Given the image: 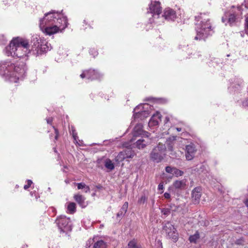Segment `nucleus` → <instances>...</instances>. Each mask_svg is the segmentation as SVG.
I'll return each mask as SVG.
<instances>
[{"mask_svg": "<svg viewBox=\"0 0 248 248\" xmlns=\"http://www.w3.org/2000/svg\"><path fill=\"white\" fill-rule=\"evenodd\" d=\"M67 26V18L54 11L45 14V16L40 20L41 30L49 35L63 30Z\"/></svg>", "mask_w": 248, "mask_h": 248, "instance_id": "obj_1", "label": "nucleus"}, {"mask_svg": "<svg viewBox=\"0 0 248 248\" xmlns=\"http://www.w3.org/2000/svg\"><path fill=\"white\" fill-rule=\"evenodd\" d=\"M195 19L201 22L196 24V31L197 35L194 39L196 40H204L208 36L211 35L213 31L208 15L203 13L200 14V16H195Z\"/></svg>", "mask_w": 248, "mask_h": 248, "instance_id": "obj_2", "label": "nucleus"}, {"mask_svg": "<svg viewBox=\"0 0 248 248\" xmlns=\"http://www.w3.org/2000/svg\"><path fill=\"white\" fill-rule=\"evenodd\" d=\"M0 75L6 81L16 82V62L14 60L0 62Z\"/></svg>", "mask_w": 248, "mask_h": 248, "instance_id": "obj_3", "label": "nucleus"}, {"mask_svg": "<svg viewBox=\"0 0 248 248\" xmlns=\"http://www.w3.org/2000/svg\"><path fill=\"white\" fill-rule=\"evenodd\" d=\"M32 43L25 37H16V57L27 60L28 54L33 50Z\"/></svg>", "mask_w": 248, "mask_h": 248, "instance_id": "obj_4", "label": "nucleus"}, {"mask_svg": "<svg viewBox=\"0 0 248 248\" xmlns=\"http://www.w3.org/2000/svg\"><path fill=\"white\" fill-rule=\"evenodd\" d=\"M241 9V7L232 6L231 9L224 13V16L222 17V22L226 25L227 24H229L230 26L233 25L242 18Z\"/></svg>", "mask_w": 248, "mask_h": 248, "instance_id": "obj_5", "label": "nucleus"}, {"mask_svg": "<svg viewBox=\"0 0 248 248\" xmlns=\"http://www.w3.org/2000/svg\"><path fill=\"white\" fill-rule=\"evenodd\" d=\"M61 232H68L72 230V224L70 218L65 216H61L56 220Z\"/></svg>", "mask_w": 248, "mask_h": 248, "instance_id": "obj_6", "label": "nucleus"}, {"mask_svg": "<svg viewBox=\"0 0 248 248\" xmlns=\"http://www.w3.org/2000/svg\"><path fill=\"white\" fill-rule=\"evenodd\" d=\"M31 43H33L32 47L33 48V50L36 51L38 54H41L42 53L46 52L51 49L49 47V46H50V44L46 41L40 43L37 37L33 38L31 40Z\"/></svg>", "mask_w": 248, "mask_h": 248, "instance_id": "obj_7", "label": "nucleus"}, {"mask_svg": "<svg viewBox=\"0 0 248 248\" xmlns=\"http://www.w3.org/2000/svg\"><path fill=\"white\" fill-rule=\"evenodd\" d=\"M163 230L168 234V236L173 240L176 241L178 238L176 230L169 221H167L163 225Z\"/></svg>", "mask_w": 248, "mask_h": 248, "instance_id": "obj_8", "label": "nucleus"}, {"mask_svg": "<svg viewBox=\"0 0 248 248\" xmlns=\"http://www.w3.org/2000/svg\"><path fill=\"white\" fill-rule=\"evenodd\" d=\"M148 108H151V106L148 104H140L137 106L133 110L134 118H139L141 115L145 114L148 115L149 113Z\"/></svg>", "mask_w": 248, "mask_h": 248, "instance_id": "obj_9", "label": "nucleus"}, {"mask_svg": "<svg viewBox=\"0 0 248 248\" xmlns=\"http://www.w3.org/2000/svg\"><path fill=\"white\" fill-rule=\"evenodd\" d=\"M152 14V16L154 18H158L159 15L161 13V7L159 1H152L149 6V11L147 12Z\"/></svg>", "mask_w": 248, "mask_h": 248, "instance_id": "obj_10", "label": "nucleus"}, {"mask_svg": "<svg viewBox=\"0 0 248 248\" xmlns=\"http://www.w3.org/2000/svg\"><path fill=\"white\" fill-rule=\"evenodd\" d=\"M102 76V74L93 69L85 70L80 75V77L82 78H86L87 79L91 80L98 79L100 78Z\"/></svg>", "mask_w": 248, "mask_h": 248, "instance_id": "obj_11", "label": "nucleus"}, {"mask_svg": "<svg viewBox=\"0 0 248 248\" xmlns=\"http://www.w3.org/2000/svg\"><path fill=\"white\" fill-rule=\"evenodd\" d=\"M21 62L16 61V78L18 79H22L26 76V66L24 62L25 60Z\"/></svg>", "mask_w": 248, "mask_h": 248, "instance_id": "obj_12", "label": "nucleus"}, {"mask_svg": "<svg viewBox=\"0 0 248 248\" xmlns=\"http://www.w3.org/2000/svg\"><path fill=\"white\" fill-rule=\"evenodd\" d=\"M143 125L141 124H138L135 126L133 131V138L130 140V142L132 143L134 140H135V138L140 136L143 135L144 136H146L147 137H149V133L146 131H144L142 129Z\"/></svg>", "mask_w": 248, "mask_h": 248, "instance_id": "obj_13", "label": "nucleus"}, {"mask_svg": "<svg viewBox=\"0 0 248 248\" xmlns=\"http://www.w3.org/2000/svg\"><path fill=\"white\" fill-rule=\"evenodd\" d=\"M4 52L6 56L14 57L16 54V37L13 38L9 45L5 48Z\"/></svg>", "mask_w": 248, "mask_h": 248, "instance_id": "obj_14", "label": "nucleus"}, {"mask_svg": "<svg viewBox=\"0 0 248 248\" xmlns=\"http://www.w3.org/2000/svg\"><path fill=\"white\" fill-rule=\"evenodd\" d=\"M196 149L194 144H190L186 147V157L187 160H191L194 157Z\"/></svg>", "mask_w": 248, "mask_h": 248, "instance_id": "obj_15", "label": "nucleus"}, {"mask_svg": "<svg viewBox=\"0 0 248 248\" xmlns=\"http://www.w3.org/2000/svg\"><path fill=\"white\" fill-rule=\"evenodd\" d=\"M201 190L200 187H196L192 190L191 197L194 203L197 204L199 202L202 195Z\"/></svg>", "mask_w": 248, "mask_h": 248, "instance_id": "obj_16", "label": "nucleus"}, {"mask_svg": "<svg viewBox=\"0 0 248 248\" xmlns=\"http://www.w3.org/2000/svg\"><path fill=\"white\" fill-rule=\"evenodd\" d=\"M161 115L158 111L153 115L151 119L150 120L148 125L151 127L152 126H156L158 124L159 122L161 121Z\"/></svg>", "mask_w": 248, "mask_h": 248, "instance_id": "obj_17", "label": "nucleus"}, {"mask_svg": "<svg viewBox=\"0 0 248 248\" xmlns=\"http://www.w3.org/2000/svg\"><path fill=\"white\" fill-rule=\"evenodd\" d=\"M164 154L156 150V149H153V151L150 154V157L152 160L155 162H160L163 158V155Z\"/></svg>", "mask_w": 248, "mask_h": 248, "instance_id": "obj_18", "label": "nucleus"}, {"mask_svg": "<svg viewBox=\"0 0 248 248\" xmlns=\"http://www.w3.org/2000/svg\"><path fill=\"white\" fill-rule=\"evenodd\" d=\"M166 19L168 20L173 21L176 17L175 12L169 8H166L162 16Z\"/></svg>", "mask_w": 248, "mask_h": 248, "instance_id": "obj_19", "label": "nucleus"}, {"mask_svg": "<svg viewBox=\"0 0 248 248\" xmlns=\"http://www.w3.org/2000/svg\"><path fill=\"white\" fill-rule=\"evenodd\" d=\"M243 81L241 78H235L234 80V82L232 85L231 87H229L230 90H231L232 88H236V90H239V88L241 86H243Z\"/></svg>", "mask_w": 248, "mask_h": 248, "instance_id": "obj_20", "label": "nucleus"}, {"mask_svg": "<svg viewBox=\"0 0 248 248\" xmlns=\"http://www.w3.org/2000/svg\"><path fill=\"white\" fill-rule=\"evenodd\" d=\"M128 206V202H125L124 203L121 209H120V211L117 214V217L118 218H122V217H123L124 216V214L127 212Z\"/></svg>", "mask_w": 248, "mask_h": 248, "instance_id": "obj_21", "label": "nucleus"}, {"mask_svg": "<svg viewBox=\"0 0 248 248\" xmlns=\"http://www.w3.org/2000/svg\"><path fill=\"white\" fill-rule=\"evenodd\" d=\"M74 199L82 207L86 206L84 202L85 198L82 195L80 194L75 195L74 196Z\"/></svg>", "mask_w": 248, "mask_h": 248, "instance_id": "obj_22", "label": "nucleus"}, {"mask_svg": "<svg viewBox=\"0 0 248 248\" xmlns=\"http://www.w3.org/2000/svg\"><path fill=\"white\" fill-rule=\"evenodd\" d=\"M149 143L148 141L140 139L138 140L136 142V146L139 149H143L147 144Z\"/></svg>", "mask_w": 248, "mask_h": 248, "instance_id": "obj_23", "label": "nucleus"}, {"mask_svg": "<svg viewBox=\"0 0 248 248\" xmlns=\"http://www.w3.org/2000/svg\"><path fill=\"white\" fill-rule=\"evenodd\" d=\"M127 247L128 248H141L140 244L135 239L130 240L128 243Z\"/></svg>", "mask_w": 248, "mask_h": 248, "instance_id": "obj_24", "label": "nucleus"}, {"mask_svg": "<svg viewBox=\"0 0 248 248\" xmlns=\"http://www.w3.org/2000/svg\"><path fill=\"white\" fill-rule=\"evenodd\" d=\"M173 185L176 188L182 189L185 187L186 184L184 180H177L173 183Z\"/></svg>", "mask_w": 248, "mask_h": 248, "instance_id": "obj_25", "label": "nucleus"}, {"mask_svg": "<svg viewBox=\"0 0 248 248\" xmlns=\"http://www.w3.org/2000/svg\"><path fill=\"white\" fill-rule=\"evenodd\" d=\"M124 152L126 158H132L136 155L134 152L130 148L125 149L124 150Z\"/></svg>", "mask_w": 248, "mask_h": 248, "instance_id": "obj_26", "label": "nucleus"}, {"mask_svg": "<svg viewBox=\"0 0 248 248\" xmlns=\"http://www.w3.org/2000/svg\"><path fill=\"white\" fill-rule=\"evenodd\" d=\"M105 166L108 169L111 170L114 169V165L112 162L111 160L109 159H107L104 162Z\"/></svg>", "mask_w": 248, "mask_h": 248, "instance_id": "obj_27", "label": "nucleus"}, {"mask_svg": "<svg viewBox=\"0 0 248 248\" xmlns=\"http://www.w3.org/2000/svg\"><path fill=\"white\" fill-rule=\"evenodd\" d=\"M200 238V234L197 231L193 235H191L189 237V240L191 243H196L197 241Z\"/></svg>", "mask_w": 248, "mask_h": 248, "instance_id": "obj_28", "label": "nucleus"}, {"mask_svg": "<svg viewBox=\"0 0 248 248\" xmlns=\"http://www.w3.org/2000/svg\"><path fill=\"white\" fill-rule=\"evenodd\" d=\"M67 210L70 214H74L76 210V205L74 202H70L67 206Z\"/></svg>", "mask_w": 248, "mask_h": 248, "instance_id": "obj_29", "label": "nucleus"}, {"mask_svg": "<svg viewBox=\"0 0 248 248\" xmlns=\"http://www.w3.org/2000/svg\"><path fill=\"white\" fill-rule=\"evenodd\" d=\"M126 158V157L125 156L124 152V151H123L120 152L119 154L116 156L115 160L117 162H121Z\"/></svg>", "mask_w": 248, "mask_h": 248, "instance_id": "obj_30", "label": "nucleus"}, {"mask_svg": "<svg viewBox=\"0 0 248 248\" xmlns=\"http://www.w3.org/2000/svg\"><path fill=\"white\" fill-rule=\"evenodd\" d=\"M77 186H78V189H86V190H85L86 193L90 192V189L89 186L86 185L84 183H78Z\"/></svg>", "mask_w": 248, "mask_h": 248, "instance_id": "obj_31", "label": "nucleus"}, {"mask_svg": "<svg viewBox=\"0 0 248 248\" xmlns=\"http://www.w3.org/2000/svg\"><path fill=\"white\" fill-rule=\"evenodd\" d=\"M106 244L103 240H99L96 242L93 246V248H105Z\"/></svg>", "mask_w": 248, "mask_h": 248, "instance_id": "obj_32", "label": "nucleus"}, {"mask_svg": "<svg viewBox=\"0 0 248 248\" xmlns=\"http://www.w3.org/2000/svg\"><path fill=\"white\" fill-rule=\"evenodd\" d=\"M154 149H156V150L159 151L160 152L164 155V152L166 150V147L164 144H161L159 143L158 144V145L156 147H155Z\"/></svg>", "mask_w": 248, "mask_h": 248, "instance_id": "obj_33", "label": "nucleus"}, {"mask_svg": "<svg viewBox=\"0 0 248 248\" xmlns=\"http://www.w3.org/2000/svg\"><path fill=\"white\" fill-rule=\"evenodd\" d=\"M184 172L183 171L176 168H174L173 171L172 175H175L176 177L182 176Z\"/></svg>", "mask_w": 248, "mask_h": 248, "instance_id": "obj_34", "label": "nucleus"}, {"mask_svg": "<svg viewBox=\"0 0 248 248\" xmlns=\"http://www.w3.org/2000/svg\"><path fill=\"white\" fill-rule=\"evenodd\" d=\"M71 130H72V136H73L75 141L77 143H78V137L77 135V133L76 132V130L73 126L71 127Z\"/></svg>", "mask_w": 248, "mask_h": 248, "instance_id": "obj_35", "label": "nucleus"}, {"mask_svg": "<svg viewBox=\"0 0 248 248\" xmlns=\"http://www.w3.org/2000/svg\"><path fill=\"white\" fill-rule=\"evenodd\" d=\"M205 168V166L203 164H201L197 166L196 169L197 170V171L200 173L201 172H202Z\"/></svg>", "mask_w": 248, "mask_h": 248, "instance_id": "obj_36", "label": "nucleus"}, {"mask_svg": "<svg viewBox=\"0 0 248 248\" xmlns=\"http://www.w3.org/2000/svg\"><path fill=\"white\" fill-rule=\"evenodd\" d=\"M147 200V198L145 195H142L138 200V203L140 204H144Z\"/></svg>", "mask_w": 248, "mask_h": 248, "instance_id": "obj_37", "label": "nucleus"}, {"mask_svg": "<svg viewBox=\"0 0 248 248\" xmlns=\"http://www.w3.org/2000/svg\"><path fill=\"white\" fill-rule=\"evenodd\" d=\"M161 213L165 216H168L170 214V209L162 208L161 209Z\"/></svg>", "mask_w": 248, "mask_h": 248, "instance_id": "obj_38", "label": "nucleus"}, {"mask_svg": "<svg viewBox=\"0 0 248 248\" xmlns=\"http://www.w3.org/2000/svg\"><path fill=\"white\" fill-rule=\"evenodd\" d=\"M174 167H171L170 166H167L166 167V171L168 173L172 174Z\"/></svg>", "mask_w": 248, "mask_h": 248, "instance_id": "obj_39", "label": "nucleus"}, {"mask_svg": "<svg viewBox=\"0 0 248 248\" xmlns=\"http://www.w3.org/2000/svg\"><path fill=\"white\" fill-rule=\"evenodd\" d=\"M32 184V182L31 180H27V185H25L24 186V188L25 189H28L29 187H30L31 186V185Z\"/></svg>", "mask_w": 248, "mask_h": 248, "instance_id": "obj_40", "label": "nucleus"}, {"mask_svg": "<svg viewBox=\"0 0 248 248\" xmlns=\"http://www.w3.org/2000/svg\"><path fill=\"white\" fill-rule=\"evenodd\" d=\"M90 53L91 55H93L94 57L95 56H97V54H98L97 52V51H96V50H95V49H90Z\"/></svg>", "mask_w": 248, "mask_h": 248, "instance_id": "obj_41", "label": "nucleus"}, {"mask_svg": "<svg viewBox=\"0 0 248 248\" xmlns=\"http://www.w3.org/2000/svg\"><path fill=\"white\" fill-rule=\"evenodd\" d=\"M244 239L243 238L239 239L236 240L235 243L237 245H243L244 244Z\"/></svg>", "mask_w": 248, "mask_h": 248, "instance_id": "obj_42", "label": "nucleus"}, {"mask_svg": "<svg viewBox=\"0 0 248 248\" xmlns=\"http://www.w3.org/2000/svg\"><path fill=\"white\" fill-rule=\"evenodd\" d=\"M243 106L246 108L248 109V99H246L243 102Z\"/></svg>", "mask_w": 248, "mask_h": 248, "instance_id": "obj_43", "label": "nucleus"}, {"mask_svg": "<svg viewBox=\"0 0 248 248\" xmlns=\"http://www.w3.org/2000/svg\"><path fill=\"white\" fill-rule=\"evenodd\" d=\"M53 128L54 129V130H55V139L56 140H57L58 139V136H59V132H58V130L57 129L55 128L54 127V126H53Z\"/></svg>", "mask_w": 248, "mask_h": 248, "instance_id": "obj_44", "label": "nucleus"}, {"mask_svg": "<svg viewBox=\"0 0 248 248\" xmlns=\"http://www.w3.org/2000/svg\"><path fill=\"white\" fill-rule=\"evenodd\" d=\"M164 189V186L162 183H160L158 186V190H163Z\"/></svg>", "mask_w": 248, "mask_h": 248, "instance_id": "obj_45", "label": "nucleus"}, {"mask_svg": "<svg viewBox=\"0 0 248 248\" xmlns=\"http://www.w3.org/2000/svg\"><path fill=\"white\" fill-rule=\"evenodd\" d=\"M170 210L171 209L173 211H176L177 207L176 206H175L174 204H170Z\"/></svg>", "mask_w": 248, "mask_h": 248, "instance_id": "obj_46", "label": "nucleus"}, {"mask_svg": "<svg viewBox=\"0 0 248 248\" xmlns=\"http://www.w3.org/2000/svg\"><path fill=\"white\" fill-rule=\"evenodd\" d=\"M164 197H165V198L168 199L170 198V193H169L168 192H165L164 194Z\"/></svg>", "mask_w": 248, "mask_h": 248, "instance_id": "obj_47", "label": "nucleus"}, {"mask_svg": "<svg viewBox=\"0 0 248 248\" xmlns=\"http://www.w3.org/2000/svg\"><path fill=\"white\" fill-rule=\"evenodd\" d=\"M245 28L248 30V16L245 19Z\"/></svg>", "mask_w": 248, "mask_h": 248, "instance_id": "obj_48", "label": "nucleus"}, {"mask_svg": "<svg viewBox=\"0 0 248 248\" xmlns=\"http://www.w3.org/2000/svg\"><path fill=\"white\" fill-rule=\"evenodd\" d=\"M46 122L47 124H51L52 122V118H46Z\"/></svg>", "mask_w": 248, "mask_h": 248, "instance_id": "obj_49", "label": "nucleus"}, {"mask_svg": "<svg viewBox=\"0 0 248 248\" xmlns=\"http://www.w3.org/2000/svg\"><path fill=\"white\" fill-rule=\"evenodd\" d=\"M246 8L248 9V0H245L244 3L243 4Z\"/></svg>", "mask_w": 248, "mask_h": 248, "instance_id": "obj_50", "label": "nucleus"}, {"mask_svg": "<svg viewBox=\"0 0 248 248\" xmlns=\"http://www.w3.org/2000/svg\"><path fill=\"white\" fill-rule=\"evenodd\" d=\"M0 37H1L2 39V41L0 42V43L4 44V42L6 41L5 37L3 35H0Z\"/></svg>", "mask_w": 248, "mask_h": 248, "instance_id": "obj_51", "label": "nucleus"}, {"mask_svg": "<svg viewBox=\"0 0 248 248\" xmlns=\"http://www.w3.org/2000/svg\"><path fill=\"white\" fill-rule=\"evenodd\" d=\"M170 121V118L169 116H166L165 120V124H167Z\"/></svg>", "mask_w": 248, "mask_h": 248, "instance_id": "obj_52", "label": "nucleus"}, {"mask_svg": "<svg viewBox=\"0 0 248 248\" xmlns=\"http://www.w3.org/2000/svg\"><path fill=\"white\" fill-rule=\"evenodd\" d=\"M168 149L170 150V151H172L173 150V147L170 144L169 146H168Z\"/></svg>", "mask_w": 248, "mask_h": 248, "instance_id": "obj_53", "label": "nucleus"}, {"mask_svg": "<svg viewBox=\"0 0 248 248\" xmlns=\"http://www.w3.org/2000/svg\"><path fill=\"white\" fill-rule=\"evenodd\" d=\"M246 205L248 207V199L245 202Z\"/></svg>", "mask_w": 248, "mask_h": 248, "instance_id": "obj_54", "label": "nucleus"}, {"mask_svg": "<svg viewBox=\"0 0 248 248\" xmlns=\"http://www.w3.org/2000/svg\"><path fill=\"white\" fill-rule=\"evenodd\" d=\"M176 130H177V131L180 132V131H181L182 130V129L181 128L177 127L176 128Z\"/></svg>", "mask_w": 248, "mask_h": 248, "instance_id": "obj_55", "label": "nucleus"}, {"mask_svg": "<svg viewBox=\"0 0 248 248\" xmlns=\"http://www.w3.org/2000/svg\"><path fill=\"white\" fill-rule=\"evenodd\" d=\"M96 187L98 189H100L102 187V186H101L100 185H98V186H96Z\"/></svg>", "mask_w": 248, "mask_h": 248, "instance_id": "obj_56", "label": "nucleus"}, {"mask_svg": "<svg viewBox=\"0 0 248 248\" xmlns=\"http://www.w3.org/2000/svg\"><path fill=\"white\" fill-rule=\"evenodd\" d=\"M153 21V20H152L150 18V23H152Z\"/></svg>", "mask_w": 248, "mask_h": 248, "instance_id": "obj_57", "label": "nucleus"}, {"mask_svg": "<svg viewBox=\"0 0 248 248\" xmlns=\"http://www.w3.org/2000/svg\"><path fill=\"white\" fill-rule=\"evenodd\" d=\"M31 196L33 195V192H31Z\"/></svg>", "mask_w": 248, "mask_h": 248, "instance_id": "obj_58", "label": "nucleus"}, {"mask_svg": "<svg viewBox=\"0 0 248 248\" xmlns=\"http://www.w3.org/2000/svg\"><path fill=\"white\" fill-rule=\"evenodd\" d=\"M84 190V192H85V190H86V189H83Z\"/></svg>", "mask_w": 248, "mask_h": 248, "instance_id": "obj_59", "label": "nucleus"}]
</instances>
